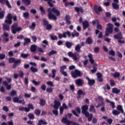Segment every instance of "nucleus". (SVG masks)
I'll return each instance as SVG.
<instances>
[{
    "mask_svg": "<svg viewBox=\"0 0 125 125\" xmlns=\"http://www.w3.org/2000/svg\"><path fill=\"white\" fill-rule=\"evenodd\" d=\"M52 76H51V74H48V77H49V78L54 79V78H55V75H56V69H52Z\"/></svg>",
    "mask_w": 125,
    "mask_h": 125,
    "instance_id": "obj_23",
    "label": "nucleus"
},
{
    "mask_svg": "<svg viewBox=\"0 0 125 125\" xmlns=\"http://www.w3.org/2000/svg\"><path fill=\"white\" fill-rule=\"evenodd\" d=\"M67 36H68V38H70V37H71V32H70V31H66L65 32H63L62 34L59 33L58 35V37L59 39L61 40L63 38H64V39H66V38H67Z\"/></svg>",
    "mask_w": 125,
    "mask_h": 125,
    "instance_id": "obj_7",
    "label": "nucleus"
},
{
    "mask_svg": "<svg viewBox=\"0 0 125 125\" xmlns=\"http://www.w3.org/2000/svg\"><path fill=\"white\" fill-rule=\"evenodd\" d=\"M46 84H47L48 85H49V86H53V87L54 86V85L53 84V83H52L51 81H48V82L46 83Z\"/></svg>",
    "mask_w": 125,
    "mask_h": 125,
    "instance_id": "obj_62",
    "label": "nucleus"
},
{
    "mask_svg": "<svg viewBox=\"0 0 125 125\" xmlns=\"http://www.w3.org/2000/svg\"><path fill=\"white\" fill-rule=\"evenodd\" d=\"M23 15L24 18H28V17H29V16H30V14H29V12H25L23 13Z\"/></svg>",
    "mask_w": 125,
    "mask_h": 125,
    "instance_id": "obj_57",
    "label": "nucleus"
},
{
    "mask_svg": "<svg viewBox=\"0 0 125 125\" xmlns=\"http://www.w3.org/2000/svg\"><path fill=\"white\" fill-rule=\"evenodd\" d=\"M89 111V112H92L94 114H96V109H95V107L93 105H90Z\"/></svg>",
    "mask_w": 125,
    "mask_h": 125,
    "instance_id": "obj_29",
    "label": "nucleus"
},
{
    "mask_svg": "<svg viewBox=\"0 0 125 125\" xmlns=\"http://www.w3.org/2000/svg\"><path fill=\"white\" fill-rule=\"evenodd\" d=\"M81 109L83 115H84L86 118H87L88 122H91L93 114H89V112L87 111V110H88V105L87 104H84L82 106Z\"/></svg>",
    "mask_w": 125,
    "mask_h": 125,
    "instance_id": "obj_2",
    "label": "nucleus"
},
{
    "mask_svg": "<svg viewBox=\"0 0 125 125\" xmlns=\"http://www.w3.org/2000/svg\"><path fill=\"white\" fill-rule=\"evenodd\" d=\"M28 117L30 120H34L35 119V116L32 113H29Z\"/></svg>",
    "mask_w": 125,
    "mask_h": 125,
    "instance_id": "obj_52",
    "label": "nucleus"
},
{
    "mask_svg": "<svg viewBox=\"0 0 125 125\" xmlns=\"http://www.w3.org/2000/svg\"><path fill=\"white\" fill-rule=\"evenodd\" d=\"M46 26V29L48 31H49L50 30H51V29H52V25H51V24H48Z\"/></svg>",
    "mask_w": 125,
    "mask_h": 125,
    "instance_id": "obj_61",
    "label": "nucleus"
},
{
    "mask_svg": "<svg viewBox=\"0 0 125 125\" xmlns=\"http://www.w3.org/2000/svg\"><path fill=\"white\" fill-rule=\"evenodd\" d=\"M86 80H87L88 82V84L90 85V86H92L95 83V80L94 79H90L89 77L86 76L85 77Z\"/></svg>",
    "mask_w": 125,
    "mask_h": 125,
    "instance_id": "obj_13",
    "label": "nucleus"
},
{
    "mask_svg": "<svg viewBox=\"0 0 125 125\" xmlns=\"http://www.w3.org/2000/svg\"><path fill=\"white\" fill-rule=\"evenodd\" d=\"M42 21L44 26H47V25H48V21H47V20H46V19H43Z\"/></svg>",
    "mask_w": 125,
    "mask_h": 125,
    "instance_id": "obj_58",
    "label": "nucleus"
},
{
    "mask_svg": "<svg viewBox=\"0 0 125 125\" xmlns=\"http://www.w3.org/2000/svg\"><path fill=\"white\" fill-rule=\"evenodd\" d=\"M41 112L42 111L40 109H35L34 111V114H36V116H40Z\"/></svg>",
    "mask_w": 125,
    "mask_h": 125,
    "instance_id": "obj_48",
    "label": "nucleus"
},
{
    "mask_svg": "<svg viewBox=\"0 0 125 125\" xmlns=\"http://www.w3.org/2000/svg\"><path fill=\"white\" fill-rule=\"evenodd\" d=\"M68 55L69 57H72L75 61H77L78 60V57H77V55L73 53V52H69L68 53Z\"/></svg>",
    "mask_w": 125,
    "mask_h": 125,
    "instance_id": "obj_16",
    "label": "nucleus"
},
{
    "mask_svg": "<svg viewBox=\"0 0 125 125\" xmlns=\"http://www.w3.org/2000/svg\"><path fill=\"white\" fill-rule=\"evenodd\" d=\"M85 42L87 44H92L93 43V40L91 39V37H88L86 40Z\"/></svg>",
    "mask_w": 125,
    "mask_h": 125,
    "instance_id": "obj_28",
    "label": "nucleus"
},
{
    "mask_svg": "<svg viewBox=\"0 0 125 125\" xmlns=\"http://www.w3.org/2000/svg\"><path fill=\"white\" fill-rule=\"evenodd\" d=\"M22 31V28L21 27H18V23H15L11 26V32L14 35L16 34L17 32H20Z\"/></svg>",
    "mask_w": 125,
    "mask_h": 125,
    "instance_id": "obj_3",
    "label": "nucleus"
},
{
    "mask_svg": "<svg viewBox=\"0 0 125 125\" xmlns=\"http://www.w3.org/2000/svg\"><path fill=\"white\" fill-rule=\"evenodd\" d=\"M96 67H97V64L95 63L94 66H93V69L91 70V72L92 74H94L97 72V68Z\"/></svg>",
    "mask_w": 125,
    "mask_h": 125,
    "instance_id": "obj_31",
    "label": "nucleus"
},
{
    "mask_svg": "<svg viewBox=\"0 0 125 125\" xmlns=\"http://www.w3.org/2000/svg\"><path fill=\"white\" fill-rule=\"evenodd\" d=\"M44 0L45 1H47L48 4L50 7H53V6H54V5H53V4L51 2V1H52L53 0Z\"/></svg>",
    "mask_w": 125,
    "mask_h": 125,
    "instance_id": "obj_45",
    "label": "nucleus"
},
{
    "mask_svg": "<svg viewBox=\"0 0 125 125\" xmlns=\"http://www.w3.org/2000/svg\"><path fill=\"white\" fill-rule=\"evenodd\" d=\"M67 69V66L66 65H62L60 67V73L64 75V77H67L68 76V73L67 72L64 71V70H66Z\"/></svg>",
    "mask_w": 125,
    "mask_h": 125,
    "instance_id": "obj_9",
    "label": "nucleus"
},
{
    "mask_svg": "<svg viewBox=\"0 0 125 125\" xmlns=\"http://www.w3.org/2000/svg\"><path fill=\"white\" fill-rule=\"evenodd\" d=\"M120 76H121V74L119 72H115L113 74V77H114L115 78H119Z\"/></svg>",
    "mask_w": 125,
    "mask_h": 125,
    "instance_id": "obj_56",
    "label": "nucleus"
},
{
    "mask_svg": "<svg viewBox=\"0 0 125 125\" xmlns=\"http://www.w3.org/2000/svg\"><path fill=\"white\" fill-rule=\"evenodd\" d=\"M27 106L28 107H26V110L27 111V113H28V112H30L31 110H34V109H35V108L34 107V105H33V104H28Z\"/></svg>",
    "mask_w": 125,
    "mask_h": 125,
    "instance_id": "obj_21",
    "label": "nucleus"
},
{
    "mask_svg": "<svg viewBox=\"0 0 125 125\" xmlns=\"http://www.w3.org/2000/svg\"><path fill=\"white\" fill-rule=\"evenodd\" d=\"M77 94L78 95L77 96V99H80L81 95H83V96H85L86 93L85 92H83V90L80 89L78 91Z\"/></svg>",
    "mask_w": 125,
    "mask_h": 125,
    "instance_id": "obj_15",
    "label": "nucleus"
},
{
    "mask_svg": "<svg viewBox=\"0 0 125 125\" xmlns=\"http://www.w3.org/2000/svg\"><path fill=\"white\" fill-rule=\"evenodd\" d=\"M0 3L1 4H6L8 8H11L12 7L8 0H0Z\"/></svg>",
    "mask_w": 125,
    "mask_h": 125,
    "instance_id": "obj_12",
    "label": "nucleus"
},
{
    "mask_svg": "<svg viewBox=\"0 0 125 125\" xmlns=\"http://www.w3.org/2000/svg\"><path fill=\"white\" fill-rule=\"evenodd\" d=\"M71 75L74 79H77V78L82 77V72L79 69H75L71 72Z\"/></svg>",
    "mask_w": 125,
    "mask_h": 125,
    "instance_id": "obj_6",
    "label": "nucleus"
},
{
    "mask_svg": "<svg viewBox=\"0 0 125 125\" xmlns=\"http://www.w3.org/2000/svg\"><path fill=\"white\" fill-rule=\"evenodd\" d=\"M4 18V13L1 11L0 12V19H3Z\"/></svg>",
    "mask_w": 125,
    "mask_h": 125,
    "instance_id": "obj_59",
    "label": "nucleus"
},
{
    "mask_svg": "<svg viewBox=\"0 0 125 125\" xmlns=\"http://www.w3.org/2000/svg\"><path fill=\"white\" fill-rule=\"evenodd\" d=\"M40 105L41 106H44L45 105V101L43 99L40 100Z\"/></svg>",
    "mask_w": 125,
    "mask_h": 125,
    "instance_id": "obj_53",
    "label": "nucleus"
},
{
    "mask_svg": "<svg viewBox=\"0 0 125 125\" xmlns=\"http://www.w3.org/2000/svg\"><path fill=\"white\" fill-rule=\"evenodd\" d=\"M112 114L114 116H118V115H120V114H121V113L120 112V111H119L118 110H114L112 111Z\"/></svg>",
    "mask_w": 125,
    "mask_h": 125,
    "instance_id": "obj_51",
    "label": "nucleus"
},
{
    "mask_svg": "<svg viewBox=\"0 0 125 125\" xmlns=\"http://www.w3.org/2000/svg\"><path fill=\"white\" fill-rule=\"evenodd\" d=\"M5 79L7 80V81H4L2 82V84L4 86H6V89L8 90H9L11 88V84H9V83H11L12 82V79H11V77L8 78V77H5Z\"/></svg>",
    "mask_w": 125,
    "mask_h": 125,
    "instance_id": "obj_4",
    "label": "nucleus"
},
{
    "mask_svg": "<svg viewBox=\"0 0 125 125\" xmlns=\"http://www.w3.org/2000/svg\"><path fill=\"white\" fill-rule=\"evenodd\" d=\"M21 1L24 4H25L26 6L30 5L31 2V0H21Z\"/></svg>",
    "mask_w": 125,
    "mask_h": 125,
    "instance_id": "obj_34",
    "label": "nucleus"
},
{
    "mask_svg": "<svg viewBox=\"0 0 125 125\" xmlns=\"http://www.w3.org/2000/svg\"><path fill=\"white\" fill-rule=\"evenodd\" d=\"M17 94V92L16 91L13 90L11 91L10 95V96H14V95H16Z\"/></svg>",
    "mask_w": 125,
    "mask_h": 125,
    "instance_id": "obj_60",
    "label": "nucleus"
},
{
    "mask_svg": "<svg viewBox=\"0 0 125 125\" xmlns=\"http://www.w3.org/2000/svg\"><path fill=\"white\" fill-rule=\"evenodd\" d=\"M97 76L98 81H99L100 83H102V82H103V77H103L102 73H97Z\"/></svg>",
    "mask_w": 125,
    "mask_h": 125,
    "instance_id": "obj_20",
    "label": "nucleus"
},
{
    "mask_svg": "<svg viewBox=\"0 0 125 125\" xmlns=\"http://www.w3.org/2000/svg\"><path fill=\"white\" fill-rule=\"evenodd\" d=\"M28 56H29V54H25V53H22L21 54L20 57H21L23 59H26V58H27Z\"/></svg>",
    "mask_w": 125,
    "mask_h": 125,
    "instance_id": "obj_44",
    "label": "nucleus"
},
{
    "mask_svg": "<svg viewBox=\"0 0 125 125\" xmlns=\"http://www.w3.org/2000/svg\"><path fill=\"white\" fill-rule=\"evenodd\" d=\"M83 30H86L89 27V22L87 21H84L83 22Z\"/></svg>",
    "mask_w": 125,
    "mask_h": 125,
    "instance_id": "obj_18",
    "label": "nucleus"
},
{
    "mask_svg": "<svg viewBox=\"0 0 125 125\" xmlns=\"http://www.w3.org/2000/svg\"><path fill=\"white\" fill-rule=\"evenodd\" d=\"M68 5H71L72 6H74V5H75V3H74V2L73 1L66 2L64 4V6H65V7H67Z\"/></svg>",
    "mask_w": 125,
    "mask_h": 125,
    "instance_id": "obj_41",
    "label": "nucleus"
},
{
    "mask_svg": "<svg viewBox=\"0 0 125 125\" xmlns=\"http://www.w3.org/2000/svg\"><path fill=\"white\" fill-rule=\"evenodd\" d=\"M36 22H33L31 23V25L29 26V29H30V30H32V31H34V30H35L36 28Z\"/></svg>",
    "mask_w": 125,
    "mask_h": 125,
    "instance_id": "obj_37",
    "label": "nucleus"
},
{
    "mask_svg": "<svg viewBox=\"0 0 125 125\" xmlns=\"http://www.w3.org/2000/svg\"><path fill=\"white\" fill-rule=\"evenodd\" d=\"M15 59V58H9L8 59L9 63H10V64H12V63H14Z\"/></svg>",
    "mask_w": 125,
    "mask_h": 125,
    "instance_id": "obj_50",
    "label": "nucleus"
},
{
    "mask_svg": "<svg viewBox=\"0 0 125 125\" xmlns=\"http://www.w3.org/2000/svg\"><path fill=\"white\" fill-rule=\"evenodd\" d=\"M27 107H24L23 106L20 107L19 108V111H21V112H23V111H24L26 113H28L27 111L26 110Z\"/></svg>",
    "mask_w": 125,
    "mask_h": 125,
    "instance_id": "obj_49",
    "label": "nucleus"
},
{
    "mask_svg": "<svg viewBox=\"0 0 125 125\" xmlns=\"http://www.w3.org/2000/svg\"><path fill=\"white\" fill-rule=\"evenodd\" d=\"M82 47H81V46L80 45V44H77L76 46H75V50L77 52H80V50H81V48Z\"/></svg>",
    "mask_w": 125,
    "mask_h": 125,
    "instance_id": "obj_47",
    "label": "nucleus"
},
{
    "mask_svg": "<svg viewBox=\"0 0 125 125\" xmlns=\"http://www.w3.org/2000/svg\"><path fill=\"white\" fill-rule=\"evenodd\" d=\"M48 18L50 20H54L56 21L57 20V16H60V11L56 9L55 7L48 8L47 9ZM53 13L56 14L54 15Z\"/></svg>",
    "mask_w": 125,
    "mask_h": 125,
    "instance_id": "obj_1",
    "label": "nucleus"
},
{
    "mask_svg": "<svg viewBox=\"0 0 125 125\" xmlns=\"http://www.w3.org/2000/svg\"><path fill=\"white\" fill-rule=\"evenodd\" d=\"M108 54H109V55H112V56H115V55H116V53L114 50H111L109 51Z\"/></svg>",
    "mask_w": 125,
    "mask_h": 125,
    "instance_id": "obj_55",
    "label": "nucleus"
},
{
    "mask_svg": "<svg viewBox=\"0 0 125 125\" xmlns=\"http://www.w3.org/2000/svg\"><path fill=\"white\" fill-rule=\"evenodd\" d=\"M32 83L35 84V85H39L41 83L40 82H37L36 80H32Z\"/></svg>",
    "mask_w": 125,
    "mask_h": 125,
    "instance_id": "obj_64",
    "label": "nucleus"
},
{
    "mask_svg": "<svg viewBox=\"0 0 125 125\" xmlns=\"http://www.w3.org/2000/svg\"><path fill=\"white\" fill-rule=\"evenodd\" d=\"M75 83H76L78 86H83V80L82 79H78L76 80Z\"/></svg>",
    "mask_w": 125,
    "mask_h": 125,
    "instance_id": "obj_17",
    "label": "nucleus"
},
{
    "mask_svg": "<svg viewBox=\"0 0 125 125\" xmlns=\"http://www.w3.org/2000/svg\"><path fill=\"white\" fill-rule=\"evenodd\" d=\"M121 92V90L117 88H112V93H115V94H118Z\"/></svg>",
    "mask_w": 125,
    "mask_h": 125,
    "instance_id": "obj_38",
    "label": "nucleus"
},
{
    "mask_svg": "<svg viewBox=\"0 0 125 125\" xmlns=\"http://www.w3.org/2000/svg\"><path fill=\"white\" fill-rule=\"evenodd\" d=\"M30 42H31V39L30 38H25L23 42L24 46H25V45H27V44H28Z\"/></svg>",
    "mask_w": 125,
    "mask_h": 125,
    "instance_id": "obj_35",
    "label": "nucleus"
},
{
    "mask_svg": "<svg viewBox=\"0 0 125 125\" xmlns=\"http://www.w3.org/2000/svg\"><path fill=\"white\" fill-rule=\"evenodd\" d=\"M65 45L67 48H71V47H72V45H73V43L69 42H65Z\"/></svg>",
    "mask_w": 125,
    "mask_h": 125,
    "instance_id": "obj_42",
    "label": "nucleus"
},
{
    "mask_svg": "<svg viewBox=\"0 0 125 125\" xmlns=\"http://www.w3.org/2000/svg\"><path fill=\"white\" fill-rule=\"evenodd\" d=\"M105 102H106V103H109L110 104L111 106L112 109H114V108H116V105H115V102H111V101H110V100H109L108 99H106Z\"/></svg>",
    "mask_w": 125,
    "mask_h": 125,
    "instance_id": "obj_22",
    "label": "nucleus"
},
{
    "mask_svg": "<svg viewBox=\"0 0 125 125\" xmlns=\"http://www.w3.org/2000/svg\"><path fill=\"white\" fill-rule=\"evenodd\" d=\"M30 70L32 73H37V72L39 71L38 68L34 67V66L30 67Z\"/></svg>",
    "mask_w": 125,
    "mask_h": 125,
    "instance_id": "obj_43",
    "label": "nucleus"
},
{
    "mask_svg": "<svg viewBox=\"0 0 125 125\" xmlns=\"http://www.w3.org/2000/svg\"><path fill=\"white\" fill-rule=\"evenodd\" d=\"M113 37L115 40H118V42H119V43H125V40H122L123 39L122 32H119L118 34L114 35Z\"/></svg>",
    "mask_w": 125,
    "mask_h": 125,
    "instance_id": "obj_5",
    "label": "nucleus"
},
{
    "mask_svg": "<svg viewBox=\"0 0 125 125\" xmlns=\"http://www.w3.org/2000/svg\"><path fill=\"white\" fill-rule=\"evenodd\" d=\"M117 109L118 110V111H120L121 112V113H122V114H123V115H125V111H124V109H123V106H122V105H119L117 107Z\"/></svg>",
    "mask_w": 125,
    "mask_h": 125,
    "instance_id": "obj_40",
    "label": "nucleus"
},
{
    "mask_svg": "<svg viewBox=\"0 0 125 125\" xmlns=\"http://www.w3.org/2000/svg\"><path fill=\"white\" fill-rule=\"evenodd\" d=\"M107 26L108 27L106 28L105 31L109 33V34H112V33H113V28H114V25L112 24L109 23L107 24Z\"/></svg>",
    "mask_w": 125,
    "mask_h": 125,
    "instance_id": "obj_11",
    "label": "nucleus"
},
{
    "mask_svg": "<svg viewBox=\"0 0 125 125\" xmlns=\"http://www.w3.org/2000/svg\"><path fill=\"white\" fill-rule=\"evenodd\" d=\"M47 125V122H46V121H45V120H40L38 121V125Z\"/></svg>",
    "mask_w": 125,
    "mask_h": 125,
    "instance_id": "obj_32",
    "label": "nucleus"
},
{
    "mask_svg": "<svg viewBox=\"0 0 125 125\" xmlns=\"http://www.w3.org/2000/svg\"><path fill=\"white\" fill-rule=\"evenodd\" d=\"M69 88L70 89V90H71V91H72V92H74V91H75V85H74V84H71V85H69Z\"/></svg>",
    "mask_w": 125,
    "mask_h": 125,
    "instance_id": "obj_54",
    "label": "nucleus"
},
{
    "mask_svg": "<svg viewBox=\"0 0 125 125\" xmlns=\"http://www.w3.org/2000/svg\"><path fill=\"white\" fill-rule=\"evenodd\" d=\"M40 10L41 11V15H44V14H45V10H44L43 7L42 6H40Z\"/></svg>",
    "mask_w": 125,
    "mask_h": 125,
    "instance_id": "obj_39",
    "label": "nucleus"
},
{
    "mask_svg": "<svg viewBox=\"0 0 125 125\" xmlns=\"http://www.w3.org/2000/svg\"><path fill=\"white\" fill-rule=\"evenodd\" d=\"M54 54H57V51L52 50L51 51L49 52V56H51V55H54Z\"/></svg>",
    "mask_w": 125,
    "mask_h": 125,
    "instance_id": "obj_46",
    "label": "nucleus"
},
{
    "mask_svg": "<svg viewBox=\"0 0 125 125\" xmlns=\"http://www.w3.org/2000/svg\"><path fill=\"white\" fill-rule=\"evenodd\" d=\"M74 9L77 13H79L80 11H81V13H83V7H75Z\"/></svg>",
    "mask_w": 125,
    "mask_h": 125,
    "instance_id": "obj_25",
    "label": "nucleus"
},
{
    "mask_svg": "<svg viewBox=\"0 0 125 125\" xmlns=\"http://www.w3.org/2000/svg\"><path fill=\"white\" fill-rule=\"evenodd\" d=\"M112 7L114 9L116 10H118V9H120V6L117 3L113 2L112 3Z\"/></svg>",
    "mask_w": 125,
    "mask_h": 125,
    "instance_id": "obj_30",
    "label": "nucleus"
},
{
    "mask_svg": "<svg viewBox=\"0 0 125 125\" xmlns=\"http://www.w3.org/2000/svg\"><path fill=\"white\" fill-rule=\"evenodd\" d=\"M88 58H89V62H90L91 64H94L95 61L93 59V57H92V54H89L88 55Z\"/></svg>",
    "mask_w": 125,
    "mask_h": 125,
    "instance_id": "obj_26",
    "label": "nucleus"
},
{
    "mask_svg": "<svg viewBox=\"0 0 125 125\" xmlns=\"http://www.w3.org/2000/svg\"><path fill=\"white\" fill-rule=\"evenodd\" d=\"M70 19L71 18H70V16L68 15H66L65 16V19L66 20V24H67V25H70V24L72 23V22L71 21H70Z\"/></svg>",
    "mask_w": 125,
    "mask_h": 125,
    "instance_id": "obj_27",
    "label": "nucleus"
},
{
    "mask_svg": "<svg viewBox=\"0 0 125 125\" xmlns=\"http://www.w3.org/2000/svg\"><path fill=\"white\" fill-rule=\"evenodd\" d=\"M46 90L47 92H48V93H51L52 91H53V89H52L51 87H50L47 88Z\"/></svg>",
    "mask_w": 125,
    "mask_h": 125,
    "instance_id": "obj_63",
    "label": "nucleus"
},
{
    "mask_svg": "<svg viewBox=\"0 0 125 125\" xmlns=\"http://www.w3.org/2000/svg\"><path fill=\"white\" fill-rule=\"evenodd\" d=\"M30 50L31 52H36L37 51V45H32L30 47Z\"/></svg>",
    "mask_w": 125,
    "mask_h": 125,
    "instance_id": "obj_36",
    "label": "nucleus"
},
{
    "mask_svg": "<svg viewBox=\"0 0 125 125\" xmlns=\"http://www.w3.org/2000/svg\"><path fill=\"white\" fill-rule=\"evenodd\" d=\"M60 105H61L60 102L55 101V104L53 105L54 109H56V110H57L58 108H59V107L60 106Z\"/></svg>",
    "mask_w": 125,
    "mask_h": 125,
    "instance_id": "obj_24",
    "label": "nucleus"
},
{
    "mask_svg": "<svg viewBox=\"0 0 125 125\" xmlns=\"http://www.w3.org/2000/svg\"><path fill=\"white\" fill-rule=\"evenodd\" d=\"M94 10L95 13H96L98 15L100 14V12H102V11H103V10L102 9L101 6L98 7L97 5H94Z\"/></svg>",
    "mask_w": 125,
    "mask_h": 125,
    "instance_id": "obj_10",
    "label": "nucleus"
},
{
    "mask_svg": "<svg viewBox=\"0 0 125 125\" xmlns=\"http://www.w3.org/2000/svg\"><path fill=\"white\" fill-rule=\"evenodd\" d=\"M62 123H63V124H66V125H71L72 122L71 121L68 120V119L66 117H63L61 120Z\"/></svg>",
    "mask_w": 125,
    "mask_h": 125,
    "instance_id": "obj_19",
    "label": "nucleus"
},
{
    "mask_svg": "<svg viewBox=\"0 0 125 125\" xmlns=\"http://www.w3.org/2000/svg\"><path fill=\"white\" fill-rule=\"evenodd\" d=\"M21 59H15V62L13 65V69H15V68H16V67H17V66H18V65H20V64H21Z\"/></svg>",
    "mask_w": 125,
    "mask_h": 125,
    "instance_id": "obj_14",
    "label": "nucleus"
},
{
    "mask_svg": "<svg viewBox=\"0 0 125 125\" xmlns=\"http://www.w3.org/2000/svg\"><path fill=\"white\" fill-rule=\"evenodd\" d=\"M4 22L6 24H8L9 25L12 24V15L11 14H8Z\"/></svg>",
    "mask_w": 125,
    "mask_h": 125,
    "instance_id": "obj_8",
    "label": "nucleus"
},
{
    "mask_svg": "<svg viewBox=\"0 0 125 125\" xmlns=\"http://www.w3.org/2000/svg\"><path fill=\"white\" fill-rule=\"evenodd\" d=\"M2 28L3 31H10V28H9V26L6 24H2Z\"/></svg>",
    "mask_w": 125,
    "mask_h": 125,
    "instance_id": "obj_33",
    "label": "nucleus"
}]
</instances>
